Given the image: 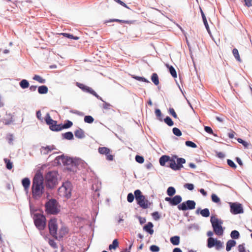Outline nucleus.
Listing matches in <instances>:
<instances>
[{
    "instance_id": "cd10ccee",
    "label": "nucleus",
    "mask_w": 252,
    "mask_h": 252,
    "mask_svg": "<svg viewBox=\"0 0 252 252\" xmlns=\"http://www.w3.org/2000/svg\"><path fill=\"white\" fill-rule=\"evenodd\" d=\"M64 139L71 140L73 138V134L71 132H67L62 134Z\"/></svg>"
},
{
    "instance_id": "dca6fc26",
    "label": "nucleus",
    "mask_w": 252,
    "mask_h": 252,
    "mask_svg": "<svg viewBox=\"0 0 252 252\" xmlns=\"http://www.w3.org/2000/svg\"><path fill=\"white\" fill-rule=\"evenodd\" d=\"M45 121L46 124L49 126L50 128H51V125H54L57 123V122L51 119L50 114L47 113L45 117Z\"/></svg>"
},
{
    "instance_id": "f8f14e48",
    "label": "nucleus",
    "mask_w": 252,
    "mask_h": 252,
    "mask_svg": "<svg viewBox=\"0 0 252 252\" xmlns=\"http://www.w3.org/2000/svg\"><path fill=\"white\" fill-rule=\"evenodd\" d=\"M98 153L101 155H105L106 156V159L112 161L114 159V156L110 154V150L107 147H99L98 149Z\"/></svg>"
},
{
    "instance_id": "4c0bfd02",
    "label": "nucleus",
    "mask_w": 252,
    "mask_h": 252,
    "mask_svg": "<svg viewBox=\"0 0 252 252\" xmlns=\"http://www.w3.org/2000/svg\"><path fill=\"white\" fill-rule=\"evenodd\" d=\"M164 122L169 126H171L174 125L172 119L168 116H167L164 120Z\"/></svg>"
},
{
    "instance_id": "393cba45",
    "label": "nucleus",
    "mask_w": 252,
    "mask_h": 252,
    "mask_svg": "<svg viewBox=\"0 0 252 252\" xmlns=\"http://www.w3.org/2000/svg\"><path fill=\"white\" fill-rule=\"evenodd\" d=\"M170 242L173 245H178L180 243V237L175 236L170 238Z\"/></svg>"
},
{
    "instance_id": "6e6d98bb",
    "label": "nucleus",
    "mask_w": 252,
    "mask_h": 252,
    "mask_svg": "<svg viewBox=\"0 0 252 252\" xmlns=\"http://www.w3.org/2000/svg\"><path fill=\"white\" fill-rule=\"evenodd\" d=\"M150 249L153 252H158L159 251V248L156 245H152Z\"/></svg>"
},
{
    "instance_id": "9d476101",
    "label": "nucleus",
    "mask_w": 252,
    "mask_h": 252,
    "mask_svg": "<svg viewBox=\"0 0 252 252\" xmlns=\"http://www.w3.org/2000/svg\"><path fill=\"white\" fill-rule=\"evenodd\" d=\"M196 203L193 200H187L178 205V208L180 210L186 211L192 210L195 208Z\"/></svg>"
},
{
    "instance_id": "680f3d73",
    "label": "nucleus",
    "mask_w": 252,
    "mask_h": 252,
    "mask_svg": "<svg viewBox=\"0 0 252 252\" xmlns=\"http://www.w3.org/2000/svg\"><path fill=\"white\" fill-rule=\"evenodd\" d=\"M184 187L188 189L189 190H192L194 189V186L192 184L187 183L184 185Z\"/></svg>"
},
{
    "instance_id": "e433bc0d",
    "label": "nucleus",
    "mask_w": 252,
    "mask_h": 252,
    "mask_svg": "<svg viewBox=\"0 0 252 252\" xmlns=\"http://www.w3.org/2000/svg\"><path fill=\"white\" fill-rule=\"evenodd\" d=\"M201 16H202V19H203V23L204 24V25H205L206 28L207 29V30L208 31L209 25H208V24L207 23V19L206 18V16H205L204 12L202 10V9H201Z\"/></svg>"
},
{
    "instance_id": "37998d69",
    "label": "nucleus",
    "mask_w": 252,
    "mask_h": 252,
    "mask_svg": "<svg viewBox=\"0 0 252 252\" xmlns=\"http://www.w3.org/2000/svg\"><path fill=\"white\" fill-rule=\"evenodd\" d=\"M72 125L73 123L72 122L70 121H67L65 124H64L63 125H62V129L70 127Z\"/></svg>"
},
{
    "instance_id": "13d9d810",
    "label": "nucleus",
    "mask_w": 252,
    "mask_h": 252,
    "mask_svg": "<svg viewBox=\"0 0 252 252\" xmlns=\"http://www.w3.org/2000/svg\"><path fill=\"white\" fill-rule=\"evenodd\" d=\"M133 78L138 81L149 83V81L144 77H139V76H134V77H133Z\"/></svg>"
},
{
    "instance_id": "a211bd4d",
    "label": "nucleus",
    "mask_w": 252,
    "mask_h": 252,
    "mask_svg": "<svg viewBox=\"0 0 252 252\" xmlns=\"http://www.w3.org/2000/svg\"><path fill=\"white\" fill-rule=\"evenodd\" d=\"M153 223L151 222H149L144 226L143 229L146 232H148L150 234L152 235L154 233V230L153 229Z\"/></svg>"
},
{
    "instance_id": "5fc2aeb1",
    "label": "nucleus",
    "mask_w": 252,
    "mask_h": 252,
    "mask_svg": "<svg viewBox=\"0 0 252 252\" xmlns=\"http://www.w3.org/2000/svg\"><path fill=\"white\" fill-rule=\"evenodd\" d=\"M227 163L228 165L229 166H230L231 167L233 168L234 169L236 168L237 166H236V164L234 163V162L232 160L227 159Z\"/></svg>"
},
{
    "instance_id": "4d7b16f0",
    "label": "nucleus",
    "mask_w": 252,
    "mask_h": 252,
    "mask_svg": "<svg viewBox=\"0 0 252 252\" xmlns=\"http://www.w3.org/2000/svg\"><path fill=\"white\" fill-rule=\"evenodd\" d=\"M169 113L170 115H171L174 118H177V115L173 108H170L169 109Z\"/></svg>"
},
{
    "instance_id": "774afa93",
    "label": "nucleus",
    "mask_w": 252,
    "mask_h": 252,
    "mask_svg": "<svg viewBox=\"0 0 252 252\" xmlns=\"http://www.w3.org/2000/svg\"><path fill=\"white\" fill-rule=\"evenodd\" d=\"M36 117L39 120L42 121L41 113L40 110H38L36 112Z\"/></svg>"
},
{
    "instance_id": "09e8293b",
    "label": "nucleus",
    "mask_w": 252,
    "mask_h": 252,
    "mask_svg": "<svg viewBox=\"0 0 252 252\" xmlns=\"http://www.w3.org/2000/svg\"><path fill=\"white\" fill-rule=\"evenodd\" d=\"M135 160L139 163H142L144 161V159L143 157L137 155L135 157Z\"/></svg>"
},
{
    "instance_id": "4468645a",
    "label": "nucleus",
    "mask_w": 252,
    "mask_h": 252,
    "mask_svg": "<svg viewBox=\"0 0 252 252\" xmlns=\"http://www.w3.org/2000/svg\"><path fill=\"white\" fill-rule=\"evenodd\" d=\"M56 160L59 164L63 163L64 165H69L73 162L72 159L64 156H59L56 158Z\"/></svg>"
},
{
    "instance_id": "f03ea898",
    "label": "nucleus",
    "mask_w": 252,
    "mask_h": 252,
    "mask_svg": "<svg viewBox=\"0 0 252 252\" xmlns=\"http://www.w3.org/2000/svg\"><path fill=\"white\" fill-rule=\"evenodd\" d=\"M168 162L169 167L174 170H179L183 167V164L186 162L185 159L178 158L174 156L171 158L168 156H162L159 158V163L161 166H164L165 163Z\"/></svg>"
},
{
    "instance_id": "c03bdc74",
    "label": "nucleus",
    "mask_w": 252,
    "mask_h": 252,
    "mask_svg": "<svg viewBox=\"0 0 252 252\" xmlns=\"http://www.w3.org/2000/svg\"><path fill=\"white\" fill-rule=\"evenodd\" d=\"M61 34L63 35L64 36L66 37H67V38H71V39H74L75 40H78L79 39V37H77V36H74L72 34H70L69 33H62Z\"/></svg>"
},
{
    "instance_id": "aec40b11",
    "label": "nucleus",
    "mask_w": 252,
    "mask_h": 252,
    "mask_svg": "<svg viewBox=\"0 0 252 252\" xmlns=\"http://www.w3.org/2000/svg\"><path fill=\"white\" fill-rule=\"evenodd\" d=\"M182 197L180 195H177L172 198L171 205H177L182 201Z\"/></svg>"
},
{
    "instance_id": "49530a36",
    "label": "nucleus",
    "mask_w": 252,
    "mask_h": 252,
    "mask_svg": "<svg viewBox=\"0 0 252 252\" xmlns=\"http://www.w3.org/2000/svg\"><path fill=\"white\" fill-rule=\"evenodd\" d=\"M134 195L132 193H129L127 196V201L129 203H131L133 201L134 199Z\"/></svg>"
},
{
    "instance_id": "c756f323",
    "label": "nucleus",
    "mask_w": 252,
    "mask_h": 252,
    "mask_svg": "<svg viewBox=\"0 0 252 252\" xmlns=\"http://www.w3.org/2000/svg\"><path fill=\"white\" fill-rule=\"evenodd\" d=\"M119 246V242L117 239H115L113 240L112 244L109 246V249L110 250L112 249H116Z\"/></svg>"
},
{
    "instance_id": "0eeeda50",
    "label": "nucleus",
    "mask_w": 252,
    "mask_h": 252,
    "mask_svg": "<svg viewBox=\"0 0 252 252\" xmlns=\"http://www.w3.org/2000/svg\"><path fill=\"white\" fill-rule=\"evenodd\" d=\"M46 211L47 214H57L60 209L58 206V202L55 199H51L45 204Z\"/></svg>"
},
{
    "instance_id": "4be33fe9",
    "label": "nucleus",
    "mask_w": 252,
    "mask_h": 252,
    "mask_svg": "<svg viewBox=\"0 0 252 252\" xmlns=\"http://www.w3.org/2000/svg\"><path fill=\"white\" fill-rule=\"evenodd\" d=\"M76 85L78 87H79V88H80L81 89H82V90L84 91H86L88 93H90V91H91L92 90V88L89 87H88L87 86H85V85L82 84V83H78V82H77L76 83Z\"/></svg>"
},
{
    "instance_id": "2f4dec72",
    "label": "nucleus",
    "mask_w": 252,
    "mask_h": 252,
    "mask_svg": "<svg viewBox=\"0 0 252 252\" xmlns=\"http://www.w3.org/2000/svg\"><path fill=\"white\" fill-rule=\"evenodd\" d=\"M50 129L53 131H60L62 129V125H57V123L54 125H51Z\"/></svg>"
},
{
    "instance_id": "c9c22d12",
    "label": "nucleus",
    "mask_w": 252,
    "mask_h": 252,
    "mask_svg": "<svg viewBox=\"0 0 252 252\" xmlns=\"http://www.w3.org/2000/svg\"><path fill=\"white\" fill-rule=\"evenodd\" d=\"M176 192V190L174 188L170 187L167 190V193L169 196H173Z\"/></svg>"
},
{
    "instance_id": "1a4fd4ad",
    "label": "nucleus",
    "mask_w": 252,
    "mask_h": 252,
    "mask_svg": "<svg viewBox=\"0 0 252 252\" xmlns=\"http://www.w3.org/2000/svg\"><path fill=\"white\" fill-rule=\"evenodd\" d=\"M48 227L50 234L55 238L57 239L58 228L57 220L55 218L51 219L48 222Z\"/></svg>"
},
{
    "instance_id": "ddd939ff",
    "label": "nucleus",
    "mask_w": 252,
    "mask_h": 252,
    "mask_svg": "<svg viewBox=\"0 0 252 252\" xmlns=\"http://www.w3.org/2000/svg\"><path fill=\"white\" fill-rule=\"evenodd\" d=\"M230 211L233 214H238L243 213V209L240 203H230Z\"/></svg>"
},
{
    "instance_id": "412c9836",
    "label": "nucleus",
    "mask_w": 252,
    "mask_h": 252,
    "mask_svg": "<svg viewBox=\"0 0 252 252\" xmlns=\"http://www.w3.org/2000/svg\"><path fill=\"white\" fill-rule=\"evenodd\" d=\"M74 134L76 137L79 139L83 138L85 137L84 131L80 128L75 131Z\"/></svg>"
},
{
    "instance_id": "473e14b6",
    "label": "nucleus",
    "mask_w": 252,
    "mask_h": 252,
    "mask_svg": "<svg viewBox=\"0 0 252 252\" xmlns=\"http://www.w3.org/2000/svg\"><path fill=\"white\" fill-rule=\"evenodd\" d=\"M232 53L235 59L238 61V62H241V60L240 58V57L239 54V52L238 50L236 48H234L232 50Z\"/></svg>"
},
{
    "instance_id": "0e129e2a",
    "label": "nucleus",
    "mask_w": 252,
    "mask_h": 252,
    "mask_svg": "<svg viewBox=\"0 0 252 252\" xmlns=\"http://www.w3.org/2000/svg\"><path fill=\"white\" fill-rule=\"evenodd\" d=\"M103 102H104L103 104V108L104 109H110V108L111 106V105L109 103H107L105 101H103Z\"/></svg>"
},
{
    "instance_id": "20e7f679",
    "label": "nucleus",
    "mask_w": 252,
    "mask_h": 252,
    "mask_svg": "<svg viewBox=\"0 0 252 252\" xmlns=\"http://www.w3.org/2000/svg\"><path fill=\"white\" fill-rule=\"evenodd\" d=\"M210 221L215 233L218 236H221L223 233V229L222 226V221L214 216H212L211 218Z\"/></svg>"
},
{
    "instance_id": "58836bf2",
    "label": "nucleus",
    "mask_w": 252,
    "mask_h": 252,
    "mask_svg": "<svg viewBox=\"0 0 252 252\" xmlns=\"http://www.w3.org/2000/svg\"><path fill=\"white\" fill-rule=\"evenodd\" d=\"M4 161L6 164V168L9 170L11 169L12 168L13 165H12V163L10 161V160L7 158H4Z\"/></svg>"
},
{
    "instance_id": "6e6552de",
    "label": "nucleus",
    "mask_w": 252,
    "mask_h": 252,
    "mask_svg": "<svg viewBox=\"0 0 252 252\" xmlns=\"http://www.w3.org/2000/svg\"><path fill=\"white\" fill-rule=\"evenodd\" d=\"M46 186L52 188L57 183V173L55 171H50L46 175Z\"/></svg>"
},
{
    "instance_id": "b1692460",
    "label": "nucleus",
    "mask_w": 252,
    "mask_h": 252,
    "mask_svg": "<svg viewBox=\"0 0 252 252\" xmlns=\"http://www.w3.org/2000/svg\"><path fill=\"white\" fill-rule=\"evenodd\" d=\"M236 245V242L232 240H229L226 243V250L229 251L231 249V248L235 246Z\"/></svg>"
},
{
    "instance_id": "7ed1b4c3",
    "label": "nucleus",
    "mask_w": 252,
    "mask_h": 252,
    "mask_svg": "<svg viewBox=\"0 0 252 252\" xmlns=\"http://www.w3.org/2000/svg\"><path fill=\"white\" fill-rule=\"evenodd\" d=\"M134 193L137 203L142 209H147L152 204L148 200L145 198V196L142 194L141 191L139 189L135 190Z\"/></svg>"
},
{
    "instance_id": "79ce46f5",
    "label": "nucleus",
    "mask_w": 252,
    "mask_h": 252,
    "mask_svg": "<svg viewBox=\"0 0 252 252\" xmlns=\"http://www.w3.org/2000/svg\"><path fill=\"white\" fill-rule=\"evenodd\" d=\"M94 121V119L91 116H86L84 118V121L87 123L91 124Z\"/></svg>"
},
{
    "instance_id": "f257e3e1",
    "label": "nucleus",
    "mask_w": 252,
    "mask_h": 252,
    "mask_svg": "<svg viewBox=\"0 0 252 252\" xmlns=\"http://www.w3.org/2000/svg\"><path fill=\"white\" fill-rule=\"evenodd\" d=\"M46 192L44 178L42 175L36 174L34 176L32 186V197L36 200L39 199Z\"/></svg>"
},
{
    "instance_id": "a878e982",
    "label": "nucleus",
    "mask_w": 252,
    "mask_h": 252,
    "mask_svg": "<svg viewBox=\"0 0 252 252\" xmlns=\"http://www.w3.org/2000/svg\"><path fill=\"white\" fill-rule=\"evenodd\" d=\"M48 89L46 86H41L38 88V92L40 94H46L48 93Z\"/></svg>"
},
{
    "instance_id": "3c124183",
    "label": "nucleus",
    "mask_w": 252,
    "mask_h": 252,
    "mask_svg": "<svg viewBox=\"0 0 252 252\" xmlns=\"http://www.w3.org/2000/svg\"><path fill=\"white\" fill-rule=\"evenodd\" d=\"M237 141L242 144L245 148H248V146H249V144L248 142H247L246 141L243 140V139H242L241 138H238L237 139Z\"/></svg>"
},
{
    "instance_id": "864d4df0",
    "label": "nucleus",
    "mask_w": 252,
    "mask_h": 252,
    "mask_svg": "<svg viewBox=\"0 0 252 252\" xmlns=\"http://www.w3.org/2000/svg\"><path fill=\"white\" fill-rule=\"evenodd\" d=\"M212 200L215 203H218L220 201V198L215 194H213L211 196Z\"/></svg>"
},
{
    "instance_id": "ea45409f",
    "label": "nucleus",
    "mask_w": 252,
    "mask_h": 252,
    "mask_svg": "<svg viewBox=\"0 0 252 252\" xmlns=\"http://www.w3.org/2000/svg\"><path fill=\"white\" fill-rule=\"evenodd\" d=\"M239 233L237 230H233L230 234L231 237L233 239H238L239 237Z\"/></svg>"
},
{
    "instance_id": "f3484780",
    "label": "nucleus",
    "mask_w": 252,
    "mask_h": 252,
    "mask_svg": "<svg viewBox=\"0 0 252 252\" xmlns=\"http://www.w3.org/2000/svg\"><path fill=\"white\" fill-rule=\"evenodd\" d=\"M22 184L25 190L28 191L31 184L30 179L28 178H24L22 181Z\"/></svg>"
},
{
    "instance_id": "f704fd0d",
    "label": "nucleus",
    "mask_w": 252,
    "mask_h": 252,
    "mask_svg": "<svg viewBox=\"0 0 252 252\" xmlns=\"http://www.w3.org/2000/svg\"><path fill=\"white\" fill-rule=\"evenodd\" d=\"M33 79L38 82L40 83H45V79L42 78L41 76L38 75H35L33 77Z\"/></svg>"
},
{
    "instance_id": "6ab92c4d",
    "label": "nucleus",
    "mask_w": 252,
    "mask_h": 252,
    "mask_svg": "<svg viewBox=\"0 0 252 252\" xmlns=\"http://www.w3.org/2000/svg\"><path fill=\"white\" fill-rule=\"evenodd\" d=\"M68 233V229L65 226H63L59 229V233H58V237L63 238Z\"/></svg>"
},
{
    "instance_id": "5701e85b",
    "label": "nucleus",
    "mask_w": 252,
    "mask_h": 252,
    "mask_svg": "<svg viewBox=\"0 0 252 252\" xmlns=\"http://www.w3.org/2000/svg\"><path fill=\"white\" fill-rule=\"evenodd\" d=\"M166 66L169 69V72L171 75L174 78H176L177 76L176 71L175 68L172 65H169V64H166Z\"/></svg>"
},
{
    "instance_id": "a19ab883",
    "label": "nucleus",
    "mask_w": 252,
    "mask_h": 252,
    "mask_svg": "<svg viewBox=\"0 0 252 252\" xmlns=\"http://www.w3.org/2000/svg\"><path fill=\"white\" fill-rule=\"evenodd\" d=\"M155 114L157 118L160 121H162V113L159 109H156L155 110Z\"/></svg>"
},
{
    "instance_id": "423d86ee",
    "label": "nucleus",
    "mask_w": 252,
    "mask_h": 252,
    "mask_svg": "<svg viewBox=\"0 0 252 252\" xmlns=\"http://www.w3.org/2000/svg\"><path fill=\"white\" fill-rule=\"evenodd\" d=\"M72 185L69 182L64 183L58 189L59 194L60 196L69 198L71 195Z\"/></svg>"
},
{
    "instance_id": "e2e57ef3",
    "label": "nucleus",
    "mask_w": 252,
    "mask_h": 252,
    "mask_svg": "<svg viewBox=\"0 0 252 252\" xmlns=\"http://www.w3.org/2000/svg\"><path fill=\"white\" fill-rule=\"evenodd\" d=\"M238 250L239 252H246L244 244L239 245Z\"/></svg>"
},
{
    "instance_id": "bf43d9fd",
    "label": "nucleus",
    "mask_w": 252,
    "mask_h": 252,
    "mask_svg": "<svg viewBox=\"0 0 252 252\" xmlns=\"http://www.w3.org/2000/svg\"><path fill=\"white\" fill-rule=\"evenodd\" d=\"M90 93L91 94H93V95L95 96L97 99H100L101 101H103V100L102 99V98L100 96H99L96 93V92L94 90H93L92 89L91 91H90Z\"/></svg>"
},
{
    "instance_id": "2eb2a0df",
    "label": "nucleus",
    "mask_w": 252,
    "mask_h": 252,
    "mask_svg": "<svg viewBox=\"0 0 252 252\" xmlns=\"http://www.w3.org/2000/svg\"><path fill=\"white\" fill-rule=\"evenodd\" d=\"M55 149L56 147L53 145L46 146L45 147L42 146L40 149V152L41 154L47 155L48 153Z\"/></svg>"
},
{
    "instance_id": "9b49d317",
    "label": "nucleus",
    "mask_w": 252,
    "mask_h": 252,
    "mask_svg": "<svg viewBox=\"0 0 252 252\" xmlns=\"http://www.w3.org/2000/svg\"><path fill=\"white\" fill-rule=\"evenodd\" d=\"M214 246L216 247V249L218 250L222 248V243L220 241L214 239L212 237H209L207 240V247L211 248Z\"/></svg>"
},
{
    "instance_id": "39448f33",
    "label": "nucleus",
    "mask_w": 252,
    "mask_h": 252,
    "mask_svg": "<svg viewBox=\"0 0 252 252\" xmlns=\"http://www.w3.org/2000/svg\"><path fill=\"white\" fill-rule=\"evenodd\" d=\"M33 219L36 227L39 230H44L46 225V219L45 217L40 213H36L34 214Z\"/></svg>"
},
{
    "instance_id": "338daca9",
    "label": "nucleus",
    "mask_w": 252,
    "mask_h": 252,
    "mask_svg": "<svg viewBox=\"0 0 252 252\" xmlns=\"http://www.w3.org/2000/svg\"><path fill=\"white\" fill-rule=\"evenodd\" d=\"M114 1H116V2L119 3L121 5H122L125 7H127L126 4L121 0H114Z\"/></svg>"
},
{
    "instance_id": "de8ad7c7",
    "label": "nucleus",
    "mask_w": 252,
    "mask_h": 252,
    "mask_svg": "<svg viewBox=\"0 0 252 252\" xmlns=\"http://www.w3.org/2000/svg\"><path fill=\"white\" fill-rule=\"evenodd\" d=\"M204 130L206 132H207L209 134H213L215 136H217V135L213 133V131L212 129L210 126H205Z\"/></svg>"
},
{
    "instance_id": "c85d7f7f",
    "label": "nucleus",
    "mask_w": 252,
    "mask_h": 252,
    "mask_svg": "<svg viewBox=\"0 0 252 252\" xmlns=\"http://www.w3.org/2000/svg\"><path fill=\"white\" fill-rule=\"evenodd\" d=\"M20 86L22 89H26L29 87V83L27 80L23 79L20 82Z\"/></svg>"
},
{
    "instance_id": "bb28decb",
    "label": "nucleus",
    "mask_w": 252,
    "mask_h": 252,
    "mask_svg": "<svg viewBox=\"0 0 252 252\" xmlns=\"http://www.w3.org/2000/svg\"><path fill=\"white\" fill-rule=\"evenodd\" d=\"M151 80L155 85H158L159 84L158 77L157 73H153L151 77Z\"/></svg>"
},
{
    "instance_id": "69168bd1",
    "label": "nucleus",
    "mask_w": 252,
    "mask_h": 252,
    "mask_svg": "<svg viewBox=\"0 0 252 252\" xmlns=\"http://www.w3.org/2000/svg\"><path fill=\"white\" fill-rule=\"evenodd\" d=\"M245 5L248 7L252 6V0H244Z\"/></svg>"
},
{
    "instance_id": "052dcab7",
    "label": "nucleus",
    "mask_w": 252,
    "mask_h": 252,
    "mask_svg": "<svg viewBox=\"0 0 252 252\" xmlns=\"http://www.w3.org/2000/svg\"><path fill=\"white\" fill-rule=\"evenodd\" d=\"M152 217L154 219L157 220L159 219L160 215L158 212H155L152 214Z\"/></svg>"
},
{
    "instance_id": "7c9ffc66",
    "label": "nucleus",
    "mask_w": 252,
    "mask_h": 252,
    "mask_svg": "<svg viewBox=\"0 0 252 252\" xmlns=\"http://www.w3.org/2000/svg\"><path fill=\"white\" fill-rule=\"evenodd\" d=\"M109 22H117L120 23H126L128 24H131L133 23V21H132L122 20L117 19H112Z\"/></svg>"
},
{
    "instance_id": "8fccbe9b",
    "label": "nucleus",
    "mask_w": 252,
    "mask_h": 252,
    "mask_svg": "<svg viewBox=\"0 0 252 252\" xmlns=\"http://www.w3.org/2000/svg\"><path fill=\"white\" fill-rule=\"evenodd\" d=\"M49 244L54 249H57L58 248V246L56 244V243L55 242L54 240L49 239Z\"/></svg>"
},
{
    "instance_id": "a18cd8bd",
    "label": "nucleus",
    "mask_w": 252,
    "mask_h": 252,
    "mask_svg": "<svg viewBox=\"0 0 252 252\" xmlns=\"http://www.w3.org/2000/svg\"><path fill=\"white\" fill-rule=\"evenodd\" d=\"M173 132L174 134L176 136H180L182 135L181 131L179 128H178L177 127H174L173 128Z\"/></svg>"
},
{
    "instance_id": "603ef678",
    "label": "nucleus",
    "mask_w": 252,
    "mask_h": 252,
    "mask_svg": "<svg viewBox=\"0 0 252 252\" xmlns=\"http://www.w3.org/2000/svg\"><path fill=\"white\" fill-rule=\"evenodd\" d=\"M186 145L188 147H190L194 148H196L197 147V145L194 143L190 141H186Z\"/></svg>"
},
{
    "instance_id": "72a5a7b5",
    "label": "nucleus",
    "mask_w": 252,
    "mask_h": 252,
    "mask_svg": "<svg viewBox=\"0 0 252 252\" xmlns=\"http://www.w3.org/2000/svg\"><path fill=\"white\" fill-rule=\"evenodd\" d=\"M200 214L204 217H208L210 216V212L208 209L205 208L201 210L200 212Z\"/></svg>"
}]
</instances>
